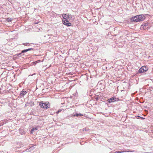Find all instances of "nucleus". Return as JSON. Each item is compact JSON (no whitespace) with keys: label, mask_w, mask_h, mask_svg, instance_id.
<instances>
[{"label":"nucleus","mask_w":153,"mask_h":153,"mask_svg":"<svg viewBox=\"0 0 153 153\" xmlns=\"http://www.w3.org/2000/svg\"><path fill=\"white\" fill-rule=\"evenodd\" d=\"M62 17L63 19L62 20L63 24L68 27H69L71 26V24L69 20L72 18V16L68 14H62Z\"/></svg>","instance_id":"1"},{"label":"nucleus","mask_w":153,"mask_h":153,"mask_svg":"<svg viewBox=\"0 0 153 153\" xmlns=\"http://www.w3.org/2000/svg\"><path fill=\"white\" fill-rule=\"evenodd\" d=\"M146 18L143 15H139L132 17L131 18V21L134 22H138L143 21Z\"/></svg>","instance_id":"2"},{"label":"nucleus","mask_w":153,"mask_h":153,"mask_svg":"<svg viewBox=\"0 0 153 153\" xmlns=\"http://www.w3.org/2000/svg\"><path fill=\"white\" fill-rule=\"evenodd\" d=\"M39 105L40 107L44 109H47L49 108L50 106L49 102H48L44 103L43 101H42L40 102Z\"/></svg>","instance_id":"3"},{"label":"nucleus","mask_w":153,"mask_h":153,"mask_svg":"<svg viewBox=\"0 0 153 153\" xmlns=\"http://www.w3.org/2000/svg\"><path fill=\"white\" fill-rule=\"evenodd\" d=\"M150 26L149 24L148 23H143L140 27V29L142 30H145L148 28H150Z\"/></svg>","instance_id":"4"},{"label":"nucleus","mask_w":153,"mask_h":153,"mask_svg":"<svg viewBox=\"0 0 153 153\" xmlns=\"http://www.w3.org/2000/svg\"><path fill=\"white\" fill-rule=\"evenodd\" d=\"M147 67L143 66L139 69V72L140 73H142L146 72L148 70Z\"/></svg>","instance_id":"5"},{"label":"nucleus","mask_w":153,"mask_h":153,"mask_svg":"<svg viewBox=\"0 0 153 153\" xmlns=\"http://www.w3.org/2000/svg\"><path fill=\"white\" fill-rule=\"evenodd\" d=\"M27 93V92L26 91H25L23 89L22 91L21 92L20 95L22 97H23L25 94Z\"/></svg>","instance_id":"6"},{"label":"nucleus","mask_w":153,"mask_h":153,"mask_svg":"<svg viewBox=\"0 0 153 153\" xmlns=\"http://www.w3.org/2000/svg\"><path fill=\"white\" fill-rule=\"evenodd\" d=\"M114 100V97H112L110 98L109 99H108V101L109 103H111L114 102V101H113Z\"/></svg>","instance_id":"7"},{"label":"nucleus","mask_w":153,"mask_h":153,"mask_svg":"<svg viewBox=\"0 0 153 153\" xmlns=\"http://www.w3.org/2000/svg\"><path fill=\"white\" fill-rule=\"evenodd\" d=\"M33 48H28L27 49L24 50L22 51V53H24L25 52H27L28 51H29L31 50H33Z\"/></svg>","instance_id":"8"},{"label":"nucleus","mask_w":153,"mask_h":153,"mask_svg":"<svg viewBox=\"0 0 153 153\" xmlns=\"http://www.w3.org/2000/svg\"><path fill=\"white\" fill-rule=\"evenodd\" d=\"M83 116V115L81 114H75L74 115V116L75 117H78V116Z\"/></svg>","instance_id":"9"},{"label":"nucleus","mask_w":153,"mask_h":153,"mask_svg":"<svg viewBox=\"0 0 153 153\" xmlns=\"http://www.w3.org/2000/svg\"><path fill=\"white\" fill-rule=\"evenodd\" d=\"M38 128L37 127H36V128H33L32 129V130H31V133H33V131L34 130H38Z\"/></svg>","instance_id":"10"},{"label":"nucleus","mask_w":153,"mask_h":153,"mask_svg":"<svg viewBox=\"0 0 153 153\" xmlns=\"http://www.w3.org/2000/svg\"><path fill=\"white\" fill-rule=\"evenodd\" d=\"M40 62V60H38L37 61H36L35 62H33V65H35L36 64L39 62Z\"/></svg>","instance_id":"11"},{"label":"nucleus","mask_w":153,"mask_h":153,"mask_svg":"<svg viewBox=\"0 0 153 153\" xmlns=\"http://www.w3.org/2000/svg\"><path fill=\"white\" fill-rule=\"evenodd\" d=\"M12 20V19H11L9 18H7V19L6 20L7 21V22H11Z\"/></svg>","instance_id":"12"},{"label":"nucleus","mask_w":153,"mask_h":153,"mask_svg":"<svg viewBox=\"0 0 153 153\" xmlns=\"http://www.w3.org/2000/svg\"><path fill=\"white\" fill-rule=\"evenodd\" d=\"M23 44L25 46H29L30 45L29 43H23Z\"/></svg>","instance_id":"13"},{"label":"nucleus","mask_w":153,"mask_h":153,"mask_svg":"<svg viewBox=\"0 0 153 153\" xmlns=\"http://www.w3.org/2000/svg\"><path fill=\"white\" fill-rule=\"evenodd\" d=\"M61 110H59L57 111L56 112V113L57 114H58V113L60 112H61Z\"/></svg>","instance_id":"14"},{"label":"nucleus","mask_w":153,"mask_h":153,"mask_svg":"<svg viewBox=\"0 0 153 153\" xmlns=\"http://www.w3.org/2000/svg\"><path fill=\"white\" fill-rule=\"evenodd\" d=\"M123 152L122 151H118V152H116L118 153H122V152Z\"/></svg>","instance_id":"15"},{"label":"nucleus","mask_w":153,"mask_h":153,"mask_svg":"<svg viewBox=\"0 0 153 153\" xmlns=\"http://www.w3.org/2000/svg\"><path fill=\"white\" fill-rule=\"evenodd\" d=\"M38 22H36L35 23V24H38Z\"/></svg>","instance_id":"16"},{"label":"nucleus","mask_w":153,"mask_h":153,"mask_svg":"<svg viewBox=\"0 0 153 153\" xmlns=\"http://www.w3.org/2000/svg\"><path fill=\"white\" fill-rule=\"evenodd\" d=\"M152 46H153V45H152Z\"/></svg>","instance_id":"17"}]
</instances>
